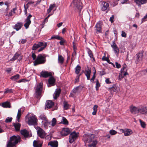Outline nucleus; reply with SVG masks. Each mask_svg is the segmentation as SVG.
I'll list each match as a JSON object with an SVG mask.
<instances>
[{"label":"nucleus","mask_w":147,"mask_h":147,"mask_svg":"<svg viewBox=\"0 0 147 147\" xmlns=\"http://www.w3.org/2000/svg\"><path fill=\"white\" fill-rule=\"evenodd\" d=\"M84 140L85 143H90L88 146L90 147H92L97 143V141L95 137V136L93 134L85 135Z\"/></svg>","instance_id":"1"},{"label":"nucleus","mask_w":147,"mask_h":147,"mask_svg":"<svg viewBox=\"0 0 147 147\" xmlns=\"http://www.w3.org/2000/svg\"><path fill=\"white\" fill-rule=\"evenodd\" d=\"M20 136H13L10 138L7 144V147H12L16 145L20 141Z\"/></svg>","instance_id":"2"},{"label":"nucleus","mask_w":147,"mask_h":147,"mask_svg":"<svg viewBox=\"0 0 147 147\" xmlns=\"http://www.w3.org/2000/svg\"><path fill=\"white\" fill-rule=\"evenodd\" d=\"M38 120L36 116L33 113H28V124L36 125L37 124Z\"/></svg>","instance_id":"3"},{"label":"nucleus","mask_w":147,"mask_h":147,"mask_svg":"<svg viewBox=\"0 0 147 147\" xmlns=\"http://www.w3.org/2000/svg\"><path fill=\"white\" fill-rule=\"evenodd\" d=\"M42 89V83H40L37 84L35 87V96L39 99L41 96V93Z\"/></svg>","instance_id":"4"},{"label":"nucleus","mask_w":147,"mask_h":147,"mask_svg":"<svg viewBox=\"0 0 147 147\" xmlns=\"http://www.w3.org/2000/svg\"><path fill=\"white\" fill-rule=\"evenodd\" d=\"M46 61V57L42 54H39L34 62V65L36 66L38 65L44 63Z\"/></svg>","instance_id":"5"},{"label":"nucleus","mask_w":147,"mask_h":147,"mask_svg":"<svg viewBox=\"0 0 147 147\" xmlns=\"http://www.w3.org/2000/svg\"><path fill=\"white\" fill-rule=\"evenodd\" d=\"M127 65L124 64L120 71V73L119 74V79L120 78H123L124 76L128 75V74L127 72V69H126Z\"/></svg>","instance_id":"6"},{"label":"nucleus","mask_w":147,"mask_h":147,"mask_svg":"<svg viewBox=\"0 0 147 147\" xmlns=\"http://www.w3.org/2000/svg\"><path fill=\"white\" fill-rule=\"evenodd\" d=\"M73 4L74 5V7L76 9H78L79 11L82 9V4L79 0H74L73 2Z\"/></svg>","instance_id":"7"},{"label":"nucleus","mask_w":147,"mask_h":147,"mask_svg":"<svg viewBox=\"0 0 147 147\" xmlns=\"http://www.w3.org/2000/svg\"><path fill=\"white\" fill-rule=\"evenodd\" d=\"M78 136V134L75 131L71 133L70 135L69 136V142L70 143H72L77 138Z\"/></svg>","instance_id":"8"},{"label":"nucleus","mask_w":147,"mask_h":147,"mask_svg":"<svg viewBox=\"0 0 147 147\" xmlns=\"http://www.w3.org/2000/svg\"><path fill=\"white\" fill-rule=\"evenodd\" d=\"M37 132L38 136L41 138H44L46 136V134L45 131L39 127H37Z\"/></svg>","instance_id":"9"},{"label":"nucleus","mask_w":147,"mask_h":147,"mask_svg":"<svg viewBox=\"0 0 147 147\" xmlns=\"http://www.w3.org/2000/svg\"><path fill=\"white\" fill-rule=\"evenodd\" d=\"M130 112L133 114H136L139 113V107L131 105L130 107Z\"/></svg>","instance_id":"10"},{"label":"nucleus","mask_w":147,"mask_h":147,"mask_svg":"<svg viewBox=\"0 0 147 147\" xmlns=\"http://www.w3.org/2000/svg\"><path fill=\"white\" fill-rule=\"evenodd\" d=\"M70 131L68 128H63L61 132V134L63 136H65L69 134Z\"/></svg>","instance_id":"11"},{"label":"nucleus","mask_w":147,"mask_h":147,"mask_svg":"<svg viewBox=\"0 0 147 147\" xmlns=\"http://www.w3.org/2000/svg\"><path fill=\"white\" fill-rule=\"evenodd\" d=\"M147 106H143L139 107V113L141 114L147 115Z\"/></svg>","instance_id":"12"},{"label":"nucleus","mask_w":147,"mask_h":147,"mask_svg":"<svg viewBox=\"0 0 147 147\" xmlns=\"http://www.w3.org/2000/svg\"><path fill=\"white\" fill-rule=\"evenodd\" d=\"M45 45V43H43L42 42H40L38 44L34 43L32 47L33 50H36L38 48L43 46Z\"/></svg>","instance_id":"13"},{"label":"nucleus","mask_w":147,"mask_h":147,"mask_svg":"<svg viewBox=\"0 0 147 147\" xmlns=\"http://www.w3.org/2000/svg\"><path fill=\"white\" fill-rule=\"evenodd\" d=\"M24 109L21 108L18 109L17 115L16 116V119L18 122H20V119L21 117L22 114L24 111Z\"/></svg>","instance_id":"14"},{"label":"nucleus","mask_w":147,"mask_h":147,"mask_svg":"<svg viewBox=\"0 0 147 147\" xmlns=\"http://www.w3.org/2000/svg\"><path fill=\"white\" fill-rule=\"evenodd\" d=\"M51 75V74L50 72L47 71H42L40 73V76L44 78H47Z\"/></svg>","instance_id":"15"},{"label":"nucleus","mask_w":147,"mask_h":147,"mask_svg":"<svg viewBox=\"0 0 147 147\" xmlns=\"http://www.w3.org/2000/svg\"><path fill=\"white\" fill-rule=\"evenodd\" d=\"M111 47L113 49L115 53L118 54L119 52V50L117 45L114 41L113 42V44L111 45Z\"/></svg>","instance_id":"16"},{"label":"nucleus","mask_w":147,"mask_h":147,"mask_svg":"<svg viewBox=\"0 0 147 147\" xmlns=\"http://www.w3.org/2000/svg\"><path fill=\"white\" fill-rule=\"evenodd\" d=\"M95 30L96 31L97 33H100L102 32L101 26L100 23H98L95 26Z\"/></svg>","instance_id":"17"},{"label":"nucleus","mask_w":147,"mask_h":147,"mask_svg":"<svg viewBox=\"0 0 147 147\" xmlns=\"http://www.w3.org/2000/svg\"><path fill=\"white\" fill-rule=\"evenodd\" d=\"M49 84H48V87H49L51 86H53L55 85V80L53 77H51L48 80Z\"/></svg>","instance_id":"18"},{"label":"nucleus","mask_w":147,"mask_h":147,"mask_svg":"<svg viewBox=\"0 0 147 147\" xmlns=\"http://www.w3.org/2000/svg\"><path fill=\"white\" fill-rule=\"evenodd\" d=\"M54 105V103L51 100H49L46 102L45 108L49 109L52 107Z\"/></svg>","instance_id":"19"},{"label":"nucleus","mask_w":147,"mask_h":147,"mask_svg":"<svg viewBox=\"0 0 147 147\" xmlns=\"http://www.w3.org/2000/svg\"><path fill=\"white\" fill-rule=\"evenodd\" d=\"M61 89H57L53 94V98L55 99H56L58 97L61 92Z\"/></svg>","instance_id":"20"},{"label":"nucleus","mask_w":147,"mask_h":147,"mask_svg":"<svg viewBox=\"0 0 147 147\" xmlns=\"http://www.w3.org/2000/svg\"><path fill=\"white\" fill-rule=\"evenodd\" d=\"M109 90L111 92H117L119 90V88L118 87L115 85H114L112 87L109 88Z\"/></svg>","instance_id":"21"},{"label":"nucleus","mask_w":147,"mask_h":147,"mask_svg":"<svg viewBox=\"0 0 147 147\" xmlns=\"http://www.w3.org/2000/svg\"><path fill=\"white\" fill-rule=\"evenodd\" d=\"M23 25V24L21 22H18L15 25L14 29L17 31H18L21 28Z\"/></svg>","instance_id":"22"},{"label":"nucleus","mask_w":147,"mask_h":147,"mask_svg":"<svg viewBox=\"0 0 147 147\" xmlns=\"http://www.w3.org/2000/svg\"><path fill=\"white\" fill-rule=\"evenodd\" d=\"M13 125L15 128V129L16 131H19L21 126V124L18 123H13Z\"/></svg>","instance_id":"23"},{"label":"nucleus","mask_w":147,"mask_h":147,"mask_svg":"<svg viewBox=\"0 0 147 147\" xmlns=\"http://www.w3.org/2000/svg\"><path fill=\"white\" fill-rule=\"evenodd\" d=\"M144 52L143 51H142L138 53L137 54V61H142L143 58V53Z\"/></svg>","instance_id":"24"},{"label":"nucleus","mask_w":147,"mask_h":147,"mask_svg":"<svg viewBox=\"0 0 147 147\" xmlns=\"http://www.w3.org/2000/svg\"><path fill=\"white\" fill-rule=\"evenodd\" d=\"M91 73V69H88V70H85V74L86 76L87 80H89L90 79Z\"/></svg>","instance_id":"25"},{"label":"nucleus","mask_w":147,"mask_h":147,"mask_svg":"<svg viewBox=\"0 0 147 147\" xmlns=\"http://www.w3.org/2000/svg\"><path fill=\"white\" fill-rule=\"evenodd\" d=\"M135 2L139 5L141 4L146 3L147 2V0H134Z\"/></svg>","instance_id":"26"},{"label":"nucleus","mask_w":147,"mask_h":147,"mask_svg":"<svg viewBox=\"0 0 147 147\" xmlns=\"http://www.w3.org/2000/svg\"><path fill=\"white\" fill-rule=\"evenodd\" d=\"M52 147H57L58 146V142L57 141H53L49 142L48 144Z\"/></svg>","instance_id":"27"},{"label":"nucleus","mask_w":147,"mask_h":147,"mask_svg":"<svg viewBox=\"0 0 147 147\" xmlns=\"http://www.w3.org/2000/svg\"><path fill=\"white\" fill-rule=\"evenodd\" d=\"M103 6L102 7L101 9L102 11H105L107 10L109 7V4L106 2H103Z\"/></svg>","instance_id":"28"},{"label":"nucleus","mask_w":147,"mask_h":147,"mask_svg":"<svg viewBox=\"0 0 147 147\" xmlns=\"http://www.w3.org/2000/svg\"><path fill=\"white\" fill-rule=\"evenodd\" d=\"M20 133L25 138L28 137V131L25 129H24L20 131Z\"/></svg>","instance_id":"29"},{"label":"nucleus","mask_w":147,"mask_h":147,"mask_svg":"<svg viewBox=\"0 0 147 147\" xmlns=\"http://www.w3.org/2000/svg\"><path fill=\"white\" fill-rule=\"evenodd\" d=\"M132 133V131L129 129H125L124 133V135L125 136H129Z\"/></svg>","instance_id":"30"},{"label":"nucleus","mask_w":147,"mask_h":147,"mask_svg":"<svg viewBox=\"0 0 147 147\" xmlns=\"http://www.w3.org/2000/svg\"><path fill=\"white\" fill-rule=\"evenodd\" d=\"M64 61V59L62 56L60 55H58V62L59 63L61 64H63Z\"/></svg>","instance_id":"31"},{"label":"nucleus","mask_w":147,"mask_h":147,"mask_svg":"<svg viewBox=\"0 0 147 147\" xmlns=\"http://www.w3.org/2000/svg\"><path fill=\"white\" fill-rule=\"evenodd\" d=\"M56 4H51L50 5L49 8L47 10V13L48 14L55 7Z\"/></svg>","instance_id":"32"},{"label":"nucleus","mask_w":147,"mask_h":147,"mask_svg":"<svg viewBox=\"0 0 147 147\" xmlns=\"http://www.w3.org/2000/svg\"><path fill=\"white\" fill-rule=\"evenodd\" d=\"M33 145L34 147H41L42 146V144L39 143L36 140H34L33 142Z\"/></svg>","instance_id":"33"},{"label":"nucleus","mask_w":147,"mask_h":147,"mask_svg":"<svg viewBox=\"0 0 147 147\" xmlns=\"http://www.w3.org/2000/svg\"><path fill=\"white\" fill-rule=\"evenodd\" d=\"M81 91L80 87L79 86H78L73 89V92L74 94H76L80 92Z\"/></svg>","instance_id":"34"},{"label":"nucleus","mask_w":147,"mask_h":147,"mask_svg":"<svg viewBox=\"0 0 147 147\" xmlns=\"http://www.w3.org/2000/svg\"><path fill=\"white\" fill-rule=\"evenodd\" d=\"M59 123H62L65 125H68V122L65 117H62V121Z\"/></svg>","instance_id":"35"},{"label":"nucleus","mask_w":147,"mask_h":147,"mask_svg":"<svg viewBox=\"0 0 147 147\" xmlns=\"http://www.w3.org/2000/svg\"><path fill=\"white\" fill-rule=\"evenodd\" d=\"M81 69V67L79 65H78L75 68V73L77 74H79Z\"/></svg>","instance_id":"36"},{"label":"nucleus","mask_w":147,"mask_h":147,"mask_svg":"<svg viewBox=\"0 0 147 147\" xmlns=\"http://www.w3.org/2000/svg\"><path fill=\"white\" fill-rule=\"evenodd\" d=\"M20 54L17 53H16L13 57L11 59V61H14L18 59L19 57Z\"/></svg>","instance_id":"37"},{"label":"nucleus","mask_w":147,"mask_h":147,"mask_svg":"<svg viewBox=\"0 0 147 147\" xmlns=\"http://www.w3.org/2000/svg\"><path fill=\"white\" fill-rule=\"evenodd\" d=\"M2 106L3 107L6 108H10V107L9 102H6L3 103L2 104Z\"/></svg>","instance_id":"38"},{"label":"nucleus","mask_w":147,"mask_h":147,"mask_svg":"<svg viewBox=\"0 0 147 147\" xmlns=\"http://www.w3.org/2000/svg\"><path fill=\"white\" fill-rule=\"evenodd\" d=\"M98 106L96 105H94L93 107V112L92 113V114L93 115H96L97 110Z\"/></svg>","instance_id":"39"},{"label":"nucleus","mask_w":147,"mask_h":147,"mask_svg":"<svg viewBox=\"0 0 147 147\" xmlns=\"http://www.w3.org/2000/svg\"><path fill=\"white\" fill-rule=\"evenodd\" d=\"M20 75L19 74H16L15 76H11V79L13 81H15L18 79Z\"/></svg>","instance_id":"40"},{"label":"nucleus","mask_w":147,"mask_h":147,"mask_svg":"<svg viewBox=\"0 0 147 147\" xmlns=\"http://www.w3.org/2000/svg\"><path fill=\"white\" fill-rule=\"evenodd\" d=\"M40 119L43 121H47V119L46 116L44 114H42L40 116Z\"/></svg>","instance_id":"41"},{"label":"nucleus","mask_w":147,"mask_h":147,"mask_svg":"<svg viewBox=\"0 0 147 147\" xmlns=\"http://www.w3.org/2000/svg\"><path fill=\"white\" fill-rule=\"evenodd\" d=\"M57 122V120L55 118H53L52 121H51V125L52 126H54L56 123Z\"/></svg>","instance_id":"42"},{"label":"nucleus","mask_w":147,"mask_h":147,"mask_svg":"<svg viewBox=\"0 0 147 147\" xmlns=\"http://www.w3.org/2000/svg\"><path fill=\"white\" fill-rule=\"evenodd\" d=\"M5 91L4 92V94H6L8 93H12L13 92L12 89H11L7 88V89H5Z\"/></svg>","instance_id":"43"},{"label":"nucleus","mask_w":147,"mask_h":147,"mask_svg":"<svg viewBox=\"0 0 147 147\" xmlns=\"http://www.w3.org/2000/svg\"><path fill=\"white\" fill-rule=\"evenodd\" d=\"M63 106L65 109H68L69 107V105L67 104V102H64Z\"/></svg>","instance_id":"44"},{"label":"nucleus","mask_w":147,"mask_h":147,"mask_svg":"<svg viewBox=\"0 0 147 147\" xmlns=\"http://www.w3.org/2000/svg\"><path fill=\"white\" fill-rule=\"evenodd\" d=\"M60 38H61V37L57 35H54L53 36L51 37V39L55 38L59 40L61 39Z\"/></svg>","instance_id":"45"},{"label":"nucleus","mask_w":147,"mask_h":147,"mask_svg":"<svg viewBox=\"0 0 147 147\" xmlns=\"http://www.w3.org/2000/svg\"><path fill=\"white\" fill-rule=\"evenodd\" d=\"M47 46V43L45 42V45H44V46H42V47H40L39 49L38 50V52H40L42 51V50H43L44 49H45L46 48Z\"/></svg>","instance_id":"46"},{"label":"nucleus","mask_w":147,"mask_h":147,"mask_svg":"<svg viewBox=\"0 0 147 147\" xmlns=\"http://www.w3.org/2000/svg\"><path fill=\"white\" fill-rule=\"evenodd\" d=\"M117 132L116 131L113 129L110 130L109 131L110 134L112 135H115L117 134Z\"/></svg>","instance_id":"47"},{"label":"nucleus","mask_w":147,"mask_h":147,"mask_svg":"<svg viewBox=\"0 0 147 147\" xmlns=\"http://www.w3.org/2000/svg\"><path fill=\"white\" fill-rule=\"evenodd\" d=\"M12 119V117H7L6 119L5 122L6 123H10L11 122Z\"/></svg>","instance_id":"48"},{"label":"nucleus","mask_w":147,"mask_h":147,"mask_svg":"<svg viewBox=\"0 0 147 147\" xmlns=\"http://www.w3.org/2000/svg\"><path fill=\"white\" fill-rule=\"evenodd\" d=\"M24 7L25 10L24 11V12L25 13V14L26 15V16H27V9H28V3L26 4V5L25 4L24 5Z\"/></svg>","instance_id":"49"},{"label":"nucleus","mask_w":147,"mask_h":147,"mask_svg":"<svg viewBox=\"0 0 147 147\" xmlns=\"http://www.w3.org/2000/svg\"><path fill=\"white\" fill-rule=\"evenodd\" d=\"M139 121L140 123L141 126L143 128H144L146 127V124L144 122L142 121L141 119H139Z\"/></svg>","instance_id":"50"},{"label":"nucleus","mask_w":147,"mask_h":147,"mask_svg":"<svg viewBox=\"0 0 147 147\" xmlns=\"http://www.w3.org/2000/svg\"><path fill=\"white\" fill-rule=\"evenodd\" d=\"M61 39H59L60 40V41L59 42V43L61 45H63L64 43L65 42V40L62 37H61Z\"/></svg>","instance_id":"51"},{"label":"nucleus","mask_w":147,"mask_h":147,"mask_svg":"<svg viewBox=\"0 0 147 147\" xmlns=\"http://www.w3.org/2000/svg\"><path fill=\"white\" fill-rule=\"evenodd\" d=\"M88 53L90 57L91 58H93V59H94V58H93L92 52L90 50H88Z\"/></svg>","instance_id":"52"},{"label":"nucleus","mask_w":147,"mask_h":147,"mask_svg":"<svg viewBox=\"0 0 147 147\" xmlns=\"http://www.w3.org/2000/svg\"><path fill=\"white\" fill-rule=\"evenodd\" d=\"M100 85L98 80H97L96 84V90H98V88L100 86Z\"/></svg>","instance_id":"53"},{"label":"nucleus","mask_w":147,"mask_h":147,"mask_svg":"<svg viewBox=\"0 0 147 147\" xmlns=\"http://www.w3.org/2000/svg\"><path fill=\"white\" fill-rule=\"evenodd\" d=\"M48 125V121L47 120V121H45L43 123L44 127L45 128H47V127Z\"/></svg>","instance_id":"54"},{"label":"nucleus","mask_w":147,"mask_h":147,"mask_svg":"<svg viewBox=\"0 0 147 147\" xmlns=\"http://www.w3.org/2000/svg\"><path fill=\"white\" fill-rule=\"evenodd\" d=\"M96 71H95V72H94V75H93V76L92 77V78H91V79H90V81L92 82H94V80L95 78V74H96Z\"/></svg>","instance_id":"55"},{"label":"nucleus","mask_w":147,"mask_h":147,"mask_svg":"<svg viewBox=\"0 0 147 147\" xmlns=\"http://www.w3.org/2000/svg\"><path fill=\"white\" fill-rule=\"evenodd\" d=\"M32 17V16L31 14H30L28 16V27L31 23V21L30 18Z\"/></svg>","instance_id":"56"},{"label":"nucleus","mask_w":147,"mask_h":147,"mask_svg":"<svg viewBox=\"0 0 147 147\" xmlns=\"http://www.w3.org/2000/svg\"><path fill=\"white\" fill-rule=\"evenodd\" d=\"M32 55H31V57L32 58L33 60H34L36 59V56L35 53H33V52H32Z\"/></svg>","instance_id":"57"},{"label":"nucleus","mask_w":147,"mask_h":147,"mask_svg":"<svg viewBox=\"0 0 147 147\" xmlns=\"http://www.w3.org/2000/svg\"><path fill=\"white\" fill-rule=\"evenodd\" d=\"M25 21L26 23L24 25V26L26 29L28 28V17L26 18Z\"/></svg>","instance_id":"58"},{"label":"nucleus","mask_w":147,"mask_h":147,"mask_svg":"<svg viewBox=\"0 0 147 147\" xmlns=\"http://www.w3.org/2000/svg\"><path fill=\"white\" fill-rule=\"evenodd\" d=\"M115 64L116 66V67L117 68H119L121 67V65L118 63L117 62L115 63Z\"/></svg>","instance_id":"59"},{"label":"nucleus","mask_w":147,"mask_h":147,"mask_svg":"<svg viewBox=\"0 0 147 147\" xmlns=\"http://www.w3.org/2000/svg\"><path fill=\"white\" fill-rule=\"evenodd\" d=\"M122 33H121V36L122 37H126V34L125 33V32L123 31H122Z\"/></svg>","instance_id":"60"},{"label":"nucleus","mask_w":147,"mask_h":147,"mask_svg":"<svg viewBox=\"0 0 147 147\" xmlns=\"http://www.w3.org/2000/svg\"><path fill=\"white\" fill-rule=\"evenodd\" d=\"M106 74V72L103 70L100 71V76Z\"/></svg>","instance_id":"61"},{"label":"nucleus","mask_w":147,"mask_h":147,"mask_svg":"<svg viewBox=\"0 0 147 147\" xmlns=\"http://www.w3.org/2000/svg\"><path fill=\"white\" fill-rule=\"evenodd\" d=\"M114 15H112L111 17L110 18V21L111 23H112L114 22Z\"/></svg>","instance_id":"62"},{"label":"nucleus","mask_w":147,"mask_h":147,"mask_svg":"<svg viewBox=\"0 0 147 147\" xmlns=\"http://www.w3.org/2000/svg\"><path fill=\"white\" fill-rule=\"evenodd\" d=\"M27 81V80H25L24 79H21L19 80V81L17 82L18 83H20L22 82H26Z\"/></svg>","instance_id":"63"},{"label":"nucleus","mask_w":147,"mask_h":147,"mask_svg":"<svg viewBox=\"0 0 147 147\" xmlns=\"http://www.w3.org/2000/svg\"><path fill=\"white\" fill-rule=\"evenodd\" d=\"M80 76H77L75 79V82H78L79 81Z\"/></svg>","instance_id":"64"}]
</instances>
